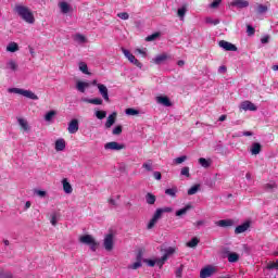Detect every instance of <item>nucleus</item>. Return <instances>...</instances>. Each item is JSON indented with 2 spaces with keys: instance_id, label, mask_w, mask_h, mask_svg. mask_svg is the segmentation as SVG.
<instances>
[{
  "instance_id": "4d7b16f0",
  "label": "nucleus",
  "mask_w": 278,
  "mask_h": 278,
  "mask_svg": "<svg viewBox=\"0 0 278 278\" xmlns=\"http://www.w3.org/2000/svg\"><path fill=\"white\" fill-rule=\"evenodd\" d=\"M156 224H157V220L154 219V217H152L151 220L148 224V229H153Z\"/></svg>"
},
{
  "instance_id": "f3484780",
  "label": "nucleus",
  "mask_w": 278,
  "mask_h": 278,
  "mask_svg": "<svg viewBox=\"0 0 278 278\" xmlns=\"http://www.w3.org/2000/svg\"><path fill=\"white\" fill-rule=\"evenodd\" d=\"M59 8L62 12V14H68V12H71L73 10V8L71 7V4H68L67 2H59Z\"/></svg>"
},
{
  "instance_id": "1a4fd4ad",
  "label": "nucleus",
  "mask_w": 278,
  "mask_h": 278,
  "mask_svg": "<svg viewBox=\"0 0 278 278\" xmlns=\"http://www.w3.org/2000/svg\"><path fill=\"white\" fill-rule=\"evenodd\" d=\"M214 273H216V268H214L212 266H207V267H204L203 269H201L200 277L201 278L212 277V275H214Z\"/></svg>"
},
{
  "instance_id": "bb28decb",
  "label": "nucleus",
  "mask_w": 278,
  "mask_h": 278,
  "mask_svg": "<svg viewBox=\"0 0 278 278\" xmlns=\"http://www.w3.org/2000/svg\"><path fill=\"white\" fill-rule=\"evenodd\" d=\"M192 210V205L188 204L184 208H180L176 212V216H184L188 214V211Z\"/></svg>"
},
{
  "instance_id": "c03bdc74",
  "label": "nucleus",
  "mask_w": 278,
  "mask_h": 278,
  "mask_svg": "<svg viewBox=\"0 0 278 278\" xmlns=\"http://www.w3.org/2000/svg\"><path fill=\"white\" fill-rule=\"evenodd\" d=\"M8 68H10L11 71H16V68H18V64H16L13 60L9 61L7 63Z\"/></svg>"
},
{
  "instance_id": "a18cd8bd",
  "label": "nucleus",
  "mask_w": 278,
  "mask_h": 278,
  "mask_svg": "<svg viewBox=\"0 0 278 278\" xmlns=\"http://www.w3.org/2000/svg\"><path fill=\"white\" fill-rule=\"evenodd\" d=\"M126 114L128 116H137V114H140V112L136 109H126Z\"/></svg>"
},
{
  "instance_id": "680f3d73",
  "label": "nucleus",
  "mask_w": 278,
  "mask_h": 278,
  "mask_svg": "<svg viewBox=\"0 0 278 278\" xmlns=\"http://www.w3.org/2000/svg\"><path fill=\"white\" fill-rule=\"evenodd\" d=\"M35 194H37L38 197L45 198L47 197V191L35 190Z\"/></svg>"
},
{
  "instance_id": "8fccbe9b",
  "label": "nucleus",
  "mask_w": 278,
  "mask_h": 278,
  "mask_svg": "<svg viewBox=\"0 0 278 278\" xmlns=\"http://www.w3.org/2000/svg\"><path fill=\"white\" fill-rule=\"evenodd\" d=\"M173 253H175V248H167L165 250V254L163 256H166V258L168 260V257H170V255H173Z\"/></svg>"
},
{
  "instance_id": "69168bd1",
  "label": "nucleus",
  "mask_w": 278,
  "mask_h": 278,
  "mask_svg": "<svg viewBox=\"0 0 278 278\" xmlns=\"http://www.w3.org/2000/svg\"><path fill=\"white\" fill-rule=\"evenodd\" d=\"M218 73H220V74L227 73V66H225V65L219 66Z\"/></svg>"
},
{
  "instance_id": "b1692460",
  "label": "nucleus",
  "mask_w": 278,
  "mask_h": 278,
  "mask_svg": "<svg viewBox=\"0 0 278 278\" xmlns=\"http://www.w3.org/2000/svg\"><path fill=\"white\" fill-rule=\"evenodd\" d=\"M86 103H91V105H103V100L101 98H93V99H84Z\"/></svg>"
},
{
  "instance_id": "2eb2a0df",
  "label": "nucleus",
  "mask_w": 278,
  "mask_h": 278,
  "mask_svg": "<svg viewBox=\"0 0 278 278\" xmlns=\"http://www.w3.org/2000/svg\"><path fill=\"white\" fill-rule=\"evenodd\" d=\"M250 152L252 155H260L262 153V144L260 142L252 143Z\"/></svg>"
},
{
  "instance_id": "4468645a",
  "label": "nucleus",
  "mask_w": 278,
  "mask_h": 278,
  "mask_svg": "<svg viewBox=\"0 0 278 278\" xmlns=\"http://www.w3.org/2000/svg\"><path fill=\"white\" fill-rule=\"evenodd\" d=\"M249 227H251V223L250 222H245L242 225H239L236 227L235 229V233H244V231L249 230Z\"/></svg>"
},
{
  "instance_id": "6ab92c4d",
  "label": "nucleus",
  "mask_w": 278,
  "mask_h": 278,
  "mask_svg": "<svg viewBox=\"0 0 278 278\" xmlns=\"http://www.w3.org/2000/svg\"><path fill=\"white\" fill-rule=\"evenodd\" d=\"M116 112H113L111 115H109L106 123H105V128L110 129L114 123H116Z\"/></svg>"
},
{
  "instance_id": "f257e3e1",
  "label": "nucleus",
  "mask_w": 278,
  "mask_h": 278,
  "mask_svg": "<svg viewBox=\"0 0 278 278\" xmlns=\"http://www.w3.org/2000/svg\"><path fill=\"white\" fill-rule=\"evenodd\" d=\"M13 12L22 18V21H25V23H28V25H34L36 23V17H34V13L31 12V9L29 7H25L23 4H15Z\"/></svg>"
},
{
  "instance_id": "c9c22d12",
  "label": "nucleus",
  "mask_w": 278,
  "mask_h": 278,
  "mask_svg": "<svg viewBox=\"0 0 278 278\" xmlns=\"http://www.w3.org/2000/svg\"><path fill=\"white\" fill-rule=\"evenodd\" d=\"M0 278H14L12 271L0 269Z\"/></svg>"
},
{
  "instance_id": "bf43d9fd",
  "label": "nucleus",
  "mask_w": 278,
  "mask_h": 278,
  "mask_svg": "<svg viewBox=\"0 0 278 278\" xmlns=\"http://www.w3.org/2000/svg\"><path fill=\"white\" fill-rule=\"evenodd\" d=\"M51 225H53V227L58 225V213L51 215Z\"/></svg>"
},
{
  "instance_id": "13d9d810",
  "label": "nucleus",
  "mask_w": 278,
  "mask_h": 278,
  "mask_svg": "<svg viewBox=\"0 0 278 278\" xmlns=\"http://www.w3.org/2000/svg\"><path fill=\"white\" fill-rule=\"evenodd\" d=\"M206 23H208L210 25H218V23H220V21L213 20L212 17H206Z\"/></svg>"
},
{
  "instance_id": "aec40b11",
  "label": "nucleus",
  "mask_w": 278,
  "mask_h": 278,
  "mask_svg": "<svg viewBox=\"0 0 278 278\" xmlns=\"http://www.w3.org/2000/svg\"><path fill=\"white\" fill-rule=\"evenodd\" d=\"M63 184V190L65 192V194H72L73 193V186H71V182H68V179H63L62 180Z\"/></svg>"
},
{
  "instance_id": "e2e57ef3",
  "label": "nucleus",
  "mask_w": 278,
  "mask_h": 278,
  "mask_svg": "<svg viewBox=\"0 0 278 278\" xmlns=\"http://www.w3.org/2000/svg\"><path fill=\"white\" fill-rule=\"evenodd\" d=\"M223 0H214L212 3H211V8H218L220 5V2Z\"/></svg>"
},
{
  "instance_id": "473e14b6",
  "label": "nucleus",
  "mask_w": 278,
  "mask_h": 278,
  "mask_svg": "<svg viewBox=\"0 0 278 278\" xmlns=\"http://www.w3.org/2000/svg\"><path fill=\"white\" fill-rule=\"evenodd\" d=\"M165 194H167L168 197H172L173 199H175V197H177V187L170 188V189H166L165 190Z\"/></svg>"
},
{
  "instance_id": "9b49d317",
  "label": "nucleus",
  "mask_w": 278,
  "mask_h": 278,
  "mask_svg": "<svg viewBox=\"0 0 278 278\" xmlns=\"http://www.w3.org/2000/svg\"><path fill=\"white\" fill-rule=\"evenodd\" d=\"M219 47L225 49V51H238V47H236V45L225 40L219 41Z\"/></svg>"
},
{
  "instance_id": "49530a36",
  "label": "nucleus",
  "mask_w": 278,
  "mask_h": 278,
  "mask_svg": "<svg viewBox=\"0 0 278 278\" xmlns=\"http://www.w3.org/2000/svg\"><path fill=\"white\" fill-rule=\"evenodd\" d=\"M199 164H201L203 168H210V161H207L206 159H199Z\"/></svg>"
},
{
  "instance_id": "412c9836",
  "label": "nucleus",
  "mask_w": 278,
  "mask_h": 278,
  "mask_svg": "<svg viewBox=\"0 0 278 278\" xmlns=\"http://www.w3.org/2000/svg\"><path fill=\"white\" fill-rule=\"evenodd\" d=\"M58 116V111L51 110L45 115L46 123H53V119Z\"/></svg>"
},
{
  "instance_id": "79ce46f5",
  "label": "nucleus",
  "mask_w": 278,
  "mask_h": 278,
  "mask_svg": "<svg viewBox=\"0 0 278 278\" xmlns=\"http://www.w3.org/2000/svg\"><path fill=\"white\" fill-rule=\"evenodd\" d=\"M160 38V33H154L146 38L147 42H153V40H157Z\"/></svg>"
},
{
  "instance_id": "423d86ee",
  "label": "nucleus",
  "mask_w": 278,
  "mask_h": 278,
  "mask_svg": "<svg viewBox=\"0 0 278 278\" xmlns=\"http://www.w3.org/2000/svg\"><path fill=\"white\" fill-rule=\"evenodd\" d=\"M104 249L105 251H112L114 249V235L109 233L104 237Z\"/></svg>"
},
{
  "instance_id": "20e7f679",
  "label": "nucleus",
  "mask_w": 278,
  "mask_h": 278,
  "mask_svg": "<svg viewBox=\"0 0 278 278\" xmlns=\"http://www.w3.org/2000/svg\"><path fill=\"white\" fill-rule=\"evenodd\" d=\"M122 52L131 64H135V66H138V68H142V63H140V61H138V59H136V56L132 55L129 50L122 48Z\"/></svg>"
},
{
  "instance_id": "338daca9",
  "label": "nucleus",
  "mask_w": 278,
  "mask_h": 278,
  "mask_svg": "<svg viewBox=\"0 0 278 278\" xmlns=\"http://www.w3.org/2000/svg\"><path fill=\"white\" fill-rule=\"evenodd\" d=\"M270 40V37L269 36H265V37H263L262 39H261V42L263 43V45H267V42Z\"/></svg>"
},
{
  "instance_id": "9d476101",
  "label": "nucleus",
  "mask_w": 278,
  "mask_h": 278,
  "mask_svg": "<svg viewBox=\"0 0 278 278\" xmlns=\"http://www.w3.org/2000/svg\"><path fill=\"white\" fill-rule=\"evenodd\" d=\"M98 90L102 97V99H104V101L110 102V94L108 91V87L103 84H99L98 85Z\"/></svg>"
},
{
  "instance_id": "0eeeda50",
  "label": "nucleus",
  "mask_w": 278,
  "mask_h": 278,
  "mask_svg": "<svg viewBox=\"0 0 278 278\" xmlns=\"http://www.w3.org/2000/svg\"><path fill=\"white\" fill-rule=\"evenodd\" d=\"M240 109L241 110H244V112H257V106L255 104H253V102L247 100V101H243L241 104H240Z\"/></svg>"
},
{
  "instance_id": "a211bd4d",
  "label": "nucleus",
  "mask_w": 278,
  "mask_h": 278,
  "mask_svg": "<svg viewBox=\"0 0 278 278\" xmlns=\"http://www.w3.org/2000/svg\"><path fill=\"white\" fill-rule=\"evenodd\" d=\"M215 225L217 227H233V219H220Z\"/></svg>"
},
{
  "instance_id": "ea45409f",
  "label": "nucleus",
  "mask_w": 278,
  "mask_h": 278,
  "mask_svg": "<svg viewBox=\"0 0 278 278\" xmlns=\"http://www.w3.org/2000/svg\"><path fill=\"white\" fill-rule=\"evenodd\" d=\"M142 168H146L148 172L153 170V161L149 160L148 162L143 163Z\"/></svg>"
},
{
  "instance_id": "cd10ccee",
  "label": "nucleus",
  "mask_w": 278,
  "mask_h": 278,
  "mask_svg": "<svg viewBox=\"0 0 278 278\" xmlns=\"http://www.w3.org/2000/svg\"><path fill=\"white\" fill-rule=\"evenodd\" d=\"M18 125L24 129V131H28L29 129V123H27V119L25 118H18L17 119Z\"/></svg>"
},
{
  "instance_id": "a878e982",
  "label": "nucleus",
  "mask_w": 278,
  "mask_h": 278,
  "mask_svg": "<svg viewBox=\"0 0 278 278\" xmlns=\"http://www.w3.org/2000/svg\"><path fill=\"white\" fill-rule=\"evenodd\" d=\"M7 51H9V53H16V51H18V43L16 42H10L7 46Z\"/></svg>"
},
{
  "instance_id": "7ed1b4c3",
  "label": "nucleus",
  "mask_w": 278,
  "mask_h": 278,
  "mask_svg": "<svg viewBox=\"0 0 278 278\" xmlns=\"http://www.w3.org/2000/svg\"><path fill=\"white\" fill-rule=\"evenodd\" d=\"M79 242L81 244H88L90 249L94 252L97 251V248L99 247V243L94 240V238L91 235H84L79 237Z\"/></svg>"
},
{
  "instance_id": "3c124183",
  "label": "nucleus",
  "mask_w": 278,
  "mask_h": 278,
  "mask_svg": "<svg viewBox=\"0 0 278 278\" xmlns=\"http://www.w3.org/2000/svg\"><path fill=\"white\" fill-rule=\"evenodd\" d=\"M247 34L248 36H254L255 35V28L251 25L247 26Z\"/></svg>"
},
{
  "instance_id": "2f4dec72",
  "label": "nucleus",
  "mask_w": 278,
  "mask_h": 278,
  "mask_svg": "<svg viewBox=\"0 0 278 278\" xmlns=\"http://www.w3.org/2000/svg\"><path fill=\"white\" fill-rule=\"evenodd\" d=\"M199 242V238L193 237L189 242H187V247H189V249H194V247H198Z\"/></svg>"
},
{
  "instance_id": "dca6fc26",
  "label": "nucleus",
  "mask_w": 278,
  "mask_h": 278,
  "mask_svg": "<svg viewBox=\"0 0 278 278\" xmlns=\"http://www.w3.org/2000/svg\"><path fill=\"white\" fill-rule=\"evenodd\" d=\"M86 88H90V83H86V81H81L78 80L76 83V89L78 90V92H86Z\"/></svg>"
},
{
  "instance_id": "774afa93",
  "label": "nucleus",
  "mask_w": 278,
  "mask_h": 278,
  "mask_svg": "<svg viewBox=\"0 0 278 278\" xmlns=\"http://www.w3.org/2000/svg\"><path fill=\"white\" fill-rule=\"evenodd\" d=\"M276 187H277L276 184H267V185H265V188H266L267 190H273V188H276Z\"/></svg>"
},
{
  "instance_id": "f03ea898",
  "label": "nucleus",
  "mask_w": 278,
  "mask_h": 278,
  "mask_svg": "<svg viewBox=\"0 0 278 278\" xmlns=\"http://www.w3.org/2000/svg\"><path fill=\"white\" fill-rule=\"evenodd\" d=\"M8 91L14 94H22V97H26V99H31L33 101H38V96H36V93H34L31 90H25L21 88H9Z\"/></svg>"
},
{
  "instance_id": "5fc2aeb1",
  "label": "nucleus",
  "mask_w": 278,
  "mask_h": 278,
  "mask_svg": "<svg viewBox=\"0 0 278 278\" xmlns=\"http://www.w3.org/2000/svg\"><path fill=\"white\" fill-rule=\"evenodd\" d=\"M180 175H184L185 177H190V167H184L180 172Z\"/></svg>"
},
{
  "instance_id": "6e6d98bb",
  "label": "nucleus",
  "mask_w": 278,
  "mask_h": 278,
  "mask_svg": "<svg viewBox=\"0 0 278 278\" xmlns=\"http://www.w3.org/2000/svg\"><path fill=\"white\" fill-rule=\"evenodd\" d=\"M185 160H188V157L186 155L175 159L174 162H175V164H184Z\"/></svg>"
},
{
  "instance_id": "393cba45",
  "label": "nucleus",
  "mask_w": 278,
  "mask_h": 278,
  "mask_svg": "<svg viewBox=\"0 0 278 278\" xmlns=\"http://www.w3.org/2000/svg\"><path fill=\"white\" fill-rule=\"evenodd\" d=\"M255 11L257 12V14H266V12H268V7L266 4H256Z\"/></svg>"
},
{
  "instance_id": "6e6552de",
  "label": "nucleus",
  "mask_w": 278,
  "mask_h": 278,
  "mask_svg": "<svg viewBox=\"0 0 278 278\" xmlns=\"http://www.w3.org/2000/svg\"><path fill=\"white\" fill-rule=\"evenodd\" d=\"M67 131L68 134H77V131H79V121L77 118L68 123Z\"/></svg>"
},
{
  "instance_id": "4be33fe9",
  "label": "nucleus",
  "mask_w": 278,
  "mask_h": 278,
  "mask_svg": "<svg viewBox=\"0 0 278 278\" xmlns=\"http://www.w3.org/2000/svg\"><path fill=\"white\" fill-rule=\"evenodd\" d=\"M66 149V141L64 139H58L55 141V151H64Z\"/></svg>"
},
{
  "instance_id": "de8ad7c7",
  "label": "nucleus",
  "mask_w": 278,
  "mask_h": 278,
  "mask_svg": "<svg viewBox=\"0 0 278 278\" xmlns=\"http://www.w3.org/2000/svg\"><path fill=\"white\" fill-rule=\"evenodd\" d=\"M123 134V126L118 125L113 129V136H121Z\"/></svg>"
},
{
  "instance_id": "c756f323",
  "label": "nucleus",
  "mask_w": 278,
  "mask_h": 278,
  "mask_svg": "<svg viewBox=\"0 0 278 278\" xmlns=\"http://www.w3.org/2000/svg\"><path fill=\"white\" fill-rule=\"evenodd\" d=\"M238 260H240V255H238V253L232 252L228 254V262H230L231 264L238 262Z\"/></svg>"
},
{
  "instance_id": "f704fd0d",
  "label": "nucleus",
  "mask_w": 278,
  "mask_h": 278,
  "mask_svg": "<svg viewBox=\"0 0 278 278\" xmlns=\"http://www.w3.org/2000/svg\"><path fill=\"white\" fill-rule=\"evenodd\" d=\"M79 71H81L84 75H90V72H88V64H86V62L79 63Z\"/></svg>"
},
{
  "instance_id": "0e129e2a",
  "label": "nucleus",
  "mask_w": 278,
  "mask_h": 278,
  "mask_svg": "<svg viewBox=\"0 0 278 278\" xmlns=\"http://www.w3.org/2000/svg\"><path fill=\"white\" fill-rule=\"evenodd\" d=\"M153 177H154L155 179H157V181H160V179H162V173H160V172H154V173H153Z\"/></svg>"
},
{
  "instance_id": "5701e85b",
  "label": "nucleus",
  "mask_w": 278,
  "mask_h": 278,
  "mask_svg": "<svg viewBox=\"0 0 278 278\" xmlns=\"http://www.w3.org/2000/svg\"><path fill=\"white\" fill-rule=\"evenodd\" d=\"M231 4L239 9L249 8V1L247 0H235Z\"/></svg>"
},
{
  "instance_id": "c85d7f7f",
  "label": "nucleus",
  "mask_w": 278,
  "mask_h": 278,
  "mask_svg": "<svg viewBox=\"0 0 278 278\" xmlns=\"http://www.w3.org/2000/svg\"><path fill=\"white\" fill-rule=\"evenodd\" d=\"M146 201H147L148 205H154L155 201H156V198L153 193H147L146 194Z\"/></svg>"
},
{
  "instance_id": "37998d69",
  "label": "nucleus",
  "mask_w": 278,
  "mask_h": 278,
  "mask_svg": "<svg viewBox=\"0 0 278 278\" xmlns=\"http://www.w3.org/2000/svg\"><path fill=\"white\" fill-rule=\"evenodd\" d=\"M96 116H97V118H99V121H103V118H105L108 116V112H105V111H97L96 112Z\"/></svg>"
},
{
  "instance_id": "4c0bfd02",
  "label": "nucleus",
  "mask_w": 278,
  "mask_h": 278,
  "mask_svg": "<svg viewBox=\"0 0 278 278\" xmlns=\"http://www.w3.org/2000/svg\"><path fill=\"white\" fill-rule=\"evenodd\" d=\"M142 267V263H140V261H136L135 263L128 265V268L130 270H138V268Z\"/></svg>"
},
{
  "instance_id": "a19ab883",
  "label": "nucleus",
  "mask_w": 278,
  "mask_h": 278,
  "mask_svg": "<svg viewBox=\"0 0 278 278\" xmlns=\"http://www.w3.org/2000/svg\"><path fill=\"white\" fill-rule=\"evenodd\" d=\"M74 40L76 42H79L80 45H84L86 42V37L84 35H79L77 34L75 37H74Z\"/></svg>"
},
{
  "instance_id": "f8f14e48",
  "label": "nucleus",
  "mask_w": 278,
  "mask_h": 278,
  "mask_svg": "<svg viewBox=\"0 0 278 278\" xmlns=\"http://www.w3.org/2000/svg\"><path fill=\"white\" fill-rule=\"evenodd\" d=\"M170 212H173L172 207L157 208L153 215V218L159 220L162 218V214H168Z\"/></svg>"
},
{
  "instance_id": "39448f33",
  "label": "nucleus",
  "mask_w": 278,
  "mask_h": 278,
  "mask_svg": "<svg viewBox=\"0 0 278 278\" xmlns=\"http://www.w3.org/2000/svg\"><path fill=\"white\" fill-rule=\"evenodd\" d=\"M104 149L106 151H122V149H125V144L118 143L116 141H111L104 144Z\"/></svg>"
},
{
  "instance_id": "603ef678",
  "label": "nucleus",
  "mask_w": 278,
  "mask_h": 278,
  "mask_svg": "<svg viewBox=\"0 0 278 278\" xmlns=\"http://www.w3.org/2000/svg\"><path fill=\"white\" fill-rule=\"evenodd\" d=\"M143 262L144 264H148V266H150L151 268H153V266H155L156 264L155 260H150V258H144Z\"/></svg>"
},
{
  "instance_id": "72a5a7b5",
  "label": "nucleus",
  "mask_w": 278,
  "mask_h": 278,
  "mask_svg": "<svg viewBox=\"0 0 278 278\" xmlns=\"http://www.w3.org/2000/svg\"><path fill=\"white\" fill-rule=\"evenodd\" d=\"M199 190H201V185H194L193 187H191L188 190L189 197H192V194H197V192H199Z\"/></svg>"
},
{
  "instance_id": "864d4df0",
  "label": "nucleus",
  "mask_w": 278,
  "mask_h": 278,
  "mask_svg": "<svg viewBox=\"0 0 278 278\" xmlns=\"http://www.w3.org/2000/svg\"><path fill=\"white\" fill-rule=\"evenodd\" d=\"M117 16H118V18H122V21L129 20V13H127V12L118 13Z\"/></svg>"
},
{
  "instance_id": "58836bf2",
  "label": "nucleus",
  "mask_w": 278,
  "mask_h": 278,
  "mask_svg": "<svg viewBox=\"0 0 278 278\" xmlns=\"http://www.w3.org/2000/svg\"><path fill=\"white\" fill-rule=\"evenodd\" d=\"M167 260L168 258L164 255L161 258H155L156 265L159 266V268H162V266H164V264H166Z\"/></svg>"
},
{
  "instance_id": "ddd939ff",
  "label": "nucleus",
  "mask_w": 278,
  "mask_h": 278,
  "mask_svg": "<svg viewBox=\"0 0 278 278\" xmlns=\"http://www.w3.org/2000/svg\"><path fill=\"white\" fill-rule=\"evenodd\" d=\"M156 103H160L161 105H164L165 108H170L173 103L170 102V99L166 96H159L156 97Z\"/></svg>"
},
{
  "instance_id": "7c9ffc66",
  "label": "nucleus",
  "mask_w": 278,
  "mask_h": 278,
  "mask_svg": "<svg viewBox=\"0 0 278 278\" xmlns=\"http://www.w3.org/2000/svg\"><path fill=\"white\" fill-rule=\"evenodd\" d=\"M166 60H168V55L166 53H163L161 55H157L155 59H154V62L156 64H162V62H166Z\"/></svg>"
},
{
  "instance_id": "052dcab7",
  "label": "nucleus",
  "mask_w": 278,
  "mask_h": 278,
  "mask_svg": "<svg viewBox=\"0 0 278 278\" xmlns=\"http://www.w3.org/2000/svg\"><path fill=\"white\" fill-rule=\"evenodd\" d=\"M184 273V265H180L178 269H176V277L180 278Z\"/></svg>"
},
{
  "instance_id": "e433bc0d",
  "label": "nucleus",
  "mask_w": 278,
  "mask_h": 278,
  "mask_svg": "<svg viewBox=\"0 0 278 278\" xmlns=\"http://www.w3.org/2000/svg\"><path fill=\"white\" fill-rule=\"evenodd\" d=\"M186 12H188V9L186 7H181L180 9H178L177 14L180 21H184V16H186Z\"/></svg>"
},
{
  "instance_id": "09e8293b",
  "label": "nucleus",
  "mask_w": 278,
  "mask_h": 278,
  "mask_svg": "<svg viewBox=\"0 0 278 278\" xmlns=\"http://www.w3.org/2000/svg\"><path fill=\"white\" fill-rule=\"evenodd\" d=\"M142 255H144V251L142 249H139L136 256V262L142 263Z\"/></svg>"
}]
</instances>
